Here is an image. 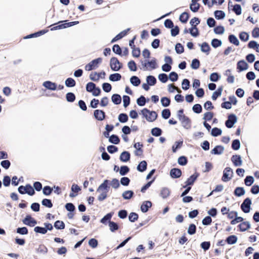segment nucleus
Returning <instances> with one entry per match:
<instances>
[{"mask_svg":"<svg viewBox=\"0 0 259 259\" xmlns=\"http://www.w3.org/2000/svg\"><path fill=\"white\" fill-rule=\"evenodd\" d=\"M142 113L146 119L150 122L154 121L157 116V114L155 111H150L146 108L142 110Z\"/></svg>","mask_w":259,"mask_h":259,"instance_id":"nucleus-1","label":"nucleus"},{"mask_svg":"<svg viewBox=\"0 0 259 259\" xmlns=\"http://www.w3.org/2000/svg\"><path fill=\"white\" fill-rule=\"evenodd\" d=\"M233 171L230 167H226L223 171V175L222 178V180L223 182H228L233 177Z\"/></svg>","mask_w":259,"mask_h":259,"instance_id":"nucleus-2","label":"nucleus"},{"mask_svg":"<svg viewBox=\"0 0 259 259\" xmlns=\"http://www.w3.org/2000/svg\"><path fill=\"white\" fill-rule=\"evenodd\" d=\"M110 65L111 69L115 71H118L122 67L121 64L115 57L111 58Z\"/></svg>","mask_w":259,"mask_h":259,"instance_id":"nucleus-3","label":"nucleus"},{"mask_svg":"<svg viewBox=\"0 0 259 259\" xmlns=\"http://www.w3.org/2000/svg\"><path fill=\"white\" fill-rule=\"evenodd\" d=\"M251 200L249 198L245 199L241 205V210L245 213H248L250 210Z\"/></svg>","mask_w":259,"mask_h":259,"instance_id":"nucleus-4","label":"nucleus"},{"mask_svg":"<svg viewBox=\"0 0 259 259\" xmlns=\"http://www.w3.org/2000/svg\"><path fill=\"white\" fill-rule=\"evenodd\" d=\"M237 117L235 114H232L229 115L228 119L226 121V126L228 128H231L237 122Z\"/></svg>","mask_w":259,"mask_h":259,"instance_id":"nucleus-5","label":"nucleus"},{"mask_svg":"<svg viewBox=\"0 0 259 259\" xmlns=\"http://www.w3.org/2000/svg\"><path fill=\"white\" fill-rule=\"evenodd\" d=\"M182 124V126L186 129H189L191 126V120L188 117L186 116H183L180 117L179 119Z\"/></svg>","mask_w":259,"mask_h":259,"instance_id":"nucleus-6","label":"nucleus"},{"mask_svg":"<svg viewBox=\"0 0 259 259\" xmlns=\"http://www.w3.org/2000/svg\"><path fill=\"white\" fill-rule=\"evenodd\" d=\"M22 222L24 224L30 227H33L37 224L36 221L29 215H26Z\"/></svg>","mask_w":259,"mask_h":259,"instance_id":"nucleus-7","label":"nucleus"},{"mask_svg":"<svg viewBox=\"0 0 259 259\" xmlns=\"http://www.w3.org/2000/svg\"><path fill=\"white\" fill-rule=\"evenodd\" d=\"M231 160L235 166H239L242 164V161L240 155H233L231 157Z\"/></svg>","mask_w":259,"mask_h":259,"instance_id":"nucleus-8","label":"nucleus"},{"mask_svg":"<svg viewBox=\"0 0 259 259\" xmlns=\"http://www.w3.org/2000/svg\"><path fill=\"white\" fill-rule=\"evenodd\" d=\"M94 116L98 120H103L105 117V112L101 110H96L94 111Z\"/></svg>","mask_w":259,"mask_h":259,"instance_id":"nucleus-9","label":"nucleus"},{"mask_svg":"<svg viewBox=\"0 0 259 259\" xmlns=\"http://www.w3.org/2000/svg\"><path fill=\"white\" fill-rule=\"evenodd\" d=\"M248 64L244 60H240L237 63V68L239 71H242L247 70L248 68Z\"/></svg>","mask_w":259,"mask_h":259,"instance_id":"nucleus-10","label":"nucleus"},{"mask_svg":"<svg viewBox=\"0 0 259 259\" xmlns=\"http://www.w3.org/2000/svg\"><path fill=\"white\" fill-rule=\"evenodd\" d=\"M238 227L240 231L244 232L250 229L251 227V225L249 222L245 221L242 222V223L238 225Z\"/></svg>","mask_w":259,"mask_h":259,"instance_id":"nucleus-11","label":"nucleus"},{"mask_svg":"<svg viewBox=\"0 0 259 259\" xmlns=\"http://www.w3.org/2000/svg\"><path fill=\"white\" fill-rule=\"evenodd\" d=\"M43 85L47 89L55 91L57 89V84L50 81H46L43 83Z\"/></svg>","mask_w":259,"mask_h":259,"instance_id":"nucleus-12","label":"nucleus"},{"mask_svg":"<svg viewBox=\"0 0 259 259\" xmlns=\"http://www.w3.org/2000/svg\"><path fill=\"white\" fill-rule=\"evenodd\" d=\"M181 175L182 171L179 168H174L170 170V175L172 178H178Z\"/></svg>","mask_w":259,"mask_h":259,"instance_id":"nucleus-13","label":"nucleus"},{"mask_svg":"<svg viewBox=\"0 0 259 259\" xmlns=\"http://www.w3.org/2000/svg\"><path fill=\"white\" fill-rule=\"evenodd\" d=\"M224 151V147L222 146H217L211 151V153L214 155L222 154Z\"/></svg>","mask_w":259,"mask_h":259,"instance_id":"nucleus-14","label":"nucleus"},{"mask_svg":"<svg viewBox=\"0 0 259 259\" xmlns=\"http://www.w3.org/2000/svg\"><path fill=\"white\" fill-rule=\"evenodd\" d=\"M131 154L127 151L122 152L120 156V160L122 162H126L130 159Z\"/></svg>","mask_w":259,"mask_h":259,"instance_id":"nucleus-15","label":"nucleus"},{"mask_svg":"<svg viewBox=\"0 0 259 259\" xmlns=\"http://www.w3.org/2000/svg\"><path fill=\"white\" fill-rule=\"evenodd\" d=\"M199 46H200L201 52L205 53L206 55L209 54L210 48L208 43L204 42L201 45H199Z\"/></svg>","mask_w":259,"mask_h":259,"instance_id":"nucleus-16","label":"nucleus"},{"mask_svg":"<svg viewBox=\"0 0 259 259\" xmlns=\"http://www.w3.org/2000/svg\"><path fill=\"white\" fill-rule=\"evenodd\" d=\"M152 206V203L149 201H144L141 206V210L143 212H146Z\"/></svg>","mask_w":259,"mask_h":259,"instance_id":"nucleus-17","label":"nucleus"},{"mask_svg":"<svg viewBox=\"0 0 259 259\" xmlns=\"http://www.w3.org/2000/svg\"><path fill=\"white\" fill-rule=\"evenodd\" d=\"M170 190L167 188H162L160 192V195L163 199L167 198L170 195Z\"/></svg>","mask_w":259,"mask_h":259,"instance_id":"nucleus-18","label":"nucleus"},{"mask_svg":"<svg viewBox=\"0 0 259 259\" xmlns=\"http://www.w3.org/2000/svg\"><path fill=\"white\" fill-rule=\"evenodd\" d=\"M200 8V5L196 2V0H192L190 6V10L193 12H197Z\"/></svg>","mask_w":259,"mask_h":259,"instance_id":"nucleus-19","label":"nucleus"},{"mask_svg":"<svg viewBox=\"0 0 259 259\" xmlns=\"http://www.w3.org/2000/svg\"><path fill=\"white\" fill-rule=\"evenodd\" d=\"M130 30V28H127L126 30H125L120 33H119L118 34H117L114 38L112 39L111 40V42H114L121 38H122L123 37H124L125 35H126L127 32Z\"/></svg>","mask_w":259,"mask_h":259,"instance_id":"nucleus-20","label":"nucleus"},{"mask_svg":"<svg viewBox=\"0 0 259 259\" xmlns=\"http://www.w3.org/2000/svg\"><path fill=\"white\" fill-rule=\"evenodd\" d=\"M223 88L222 87H219L218 90L213 93L211 98L212 100L215 101L217 100L218 97L222 95Z\"/></svg>","mask_w":259,"mask_h":259,"instance_id":"nucleus-21","label":"nucleus"},{"mask_svg":"<svg viewBox=\"0 0 259 259\" xmlns=\"http://www.w3.org/2000/svg\"><path fill=\"white\" fill-rule=\"evenodd\" d=\"M108 180H105L104 182L102 184H101L97 189V192H100L103 191H108Z\"/></svg>","mask_w":259,"mask_h":259,"instance_id":"nucleus-22","label":"nucleus"},{"mask_svg":"<svg viewBox=\"0 0 259 259\" xmlns=\"http://www.w3.org/2000/svg\"><path fill=\"white\" fill-rule=\"evenodd\" d=\"M147 162L146 161L143 160L141 161L137 166V170L140 172L144 171L147 168Z\"/></svg>","mask_w":259,"mask_h":259,"instance_id":"nucleus-23","label":"nucleus"},{"mask_svg":"<svg viewBox=\"0 0 259 259\" xmlns=\"http://www.w3.org/2000/svg\"><path fill=\"white\" fill-rule=\"evenodd\" d=\"M214 15L217 19H223L225 17V13L223 11L217 10L214 12Z\"/></svg>","mask_w":259,"mask_h":259,"instance_id":"nucleus-24","label":"nucleus"},{"mask_svg":"<svg viewBox=\"0 0 259 259\" xmlns=\"http://www.w3.org/2000/svg\"><path fill=\"white\" fill-rule=\"evenodd\" d=\"M111 100L113 103L116 105L120 104L121 102V97L118 94L113 95L111 97Z\"/></svg>","mask_w":259,"mask_h":259,"instance_id":"nucleus-25","label":"nucleus"},{"mask_svg":"<svg viewBox=\"0 0 259 259\" xmlns=\"http://www.w3.org/2000/svg\"><path fill=\"white\" fill-rule=\"evenodd\" d=\"M114 212H111L110 213H107L106 215H105L100 221V222L103 224H106L107 221H111L110 220L113 216Z\"/></svg>","mask_w":259,"mask_h":259,"instance_id":"nucleus-26","label":"nucleus"},{"mask_svg":"<svg viewBox=\"0 0 259 259\" xmlns=\"http://www.w3.org/2000/svg\"><path fill=\"white\" fill-rule=\"evenodd\" d=\"M146 81L147 84H148L149 85L152 86L156 84V79L154 76L152 75H149L146 78Z\"/></svg>","mask_w":259,"mask_h":259,"instance_id":"nucleus-27","label":"nucleus"},{"mask_svg":"<svg viewBox=\"0 0 259 259\" xmlns=\"http://www.w3.org/2000/svg\"><path fill=\"white\" fill-rule=\"evenodd\" d=\"M134 195L133 191L131 190H127L123 192L122 196L124 199L128 200L131 199Z\"/></svg>","mask_w":259,"mask_h":259,"instance_id":"nucleus-28","label":"nucleus"},{"mask_svg":"<svg viewBox=\"0 0 259 259\" xmlns=\"http://www.w3.org/2000/svg\"><path fill=\"white\" fill-rule=\"evenodd\" d=\"M245 193V190L243 187H237L234 191V194L238 197L244 195Z\"/></svg>","mask_w":259,"mask_h":259,"instance_id":"nucleus-29","label":"nucleus"},{"mask_svg":"<svg viewBox=\"0 0 259 259\" xmlns=\"http://www.w3.org/2000/svg\"><path fill=\"white\" fill-rule=\"evenodd\" d=\"M237 237L235 235L229 236L226 239V242L229 244H234L236 243Z\"/></svg>","mask_w":259,"mask_h":259,"instance_id":"nucleus-30","label":"nucleus"},{"mask_svg":"<svg viewBox=\"0 0 259 259\" xmlns=\"http://www.w3.org/2000/svg\"><path fill=\"white\" fill-rule=\"evenodd\" d=\"M131 83L134 86H138L140 83V79L136 76H133L130 79Z\"/></svg>","mask_w":259,"mask_h":259,"instance_id":"nucleus-31","label":"nucleus"},{"mask_svg":"<svg viewBox=\"0 0 259 259\" xmlns=\"http://www.w3.org/2000/svg\"><path fill=\"white\" fill-rule=\"evenodd\" d=\"M109 227L110 230L113 232L118 229V226L117 223L112 222V221H109Z\"/></svg>","mask_w":259,"mask_h":259,"instance_id":"nucleus-32","label":"nucleus"},{"mask_svg":"<svg viewBox=\"0 0 259 259\" xmlns=\"http://www.w3.org/2000/svg\"><path fill=\"white\" fill-rule=\"evenodd\" d=\"M109 141L111 143L114 144H118L120 142V140L117 136L112 135L110 137L109 139Z\"/></svg>","mask_w":259,"mask_h":259,"instance_id":"nucleus-33","label":"nucleus"},{"mask_svg":"<svg viewBox=\"0 0 259 259\" xmlns=\"http://www.w3.org/2000/svg\"><path fill=\"white\" fill-rule=\"evenodd\" d=\"M229 40L231 43H232L236 46H238L239 45V41L238 39L233 34H231L229 36Z\"/></svg>","mask_w":259,"mask_h":259,"instance_id":"nucleus-34","label":"nucleus"},{"mask_svg":"<svg viewBox=\"0 0 259 259\" xmlns=\"http://www.w3.org/2000/svg\"><path fill=\"white\" fill-rule=\"evenodd\" d=\"M121 78V76L119 73L112 74L109 76L110 80L112 81H116L119 80Z\"/></svg>","mask_w":259,"mask_h":259,"instance_id":"nucleus-35","label":"nucleus"},{"mask_svg":"<svg viewBox=\"0 0 259 259\" xmlns=\"http://www.w3.org/2000/svg\"><path fill=\"white\" fill-rule=\"evenodd\" d=\"M198 177L197 175H193L189 178L186 182V185H192Z\"/></svg>","mask_w":259,"mask_h":259,"instance_id":"nucleus-36","label":"nucleus"},{"mask_svg":"<svg viewBox=\"0 0 259 259\" xmlns=\"http://www.w3.org/2000/svg\"><path fill=\"white\" fill-rule=\"evenodd\" d=\"M156 62L155 59H153L150 61H147L145 63L144 66L146 67L148 65L152 69H155L156 68Z\"/></svg>","mask_w":259,"mask_h":259,"instance_id":"nucleus-37","label":"nucleus"},{"mask_svg":"<svg viewBox=\"0 0 259 259\" xmlns=\"http://www.w3.org/2000/svg\"><path fill=\"white\" fill-rule=\"evenodd\" d=\"M189 14L187 12L183 13L180 16V20L183 23H186L189 19Z\"/></svg>","mask_w":259,"mask_h":259,"instance_id":"nucleus-38","label":"nucleus"},{"mask_svg":"<svg viewBox=\"0 0 259 259\" xmlns=\"http://www.w3.org/2000/svg\"><path fill=\"white\" fill-rule=\"evenodd\" d=\"M25 189V193H27L30 196H32L34 194V190L30 184L26 185Z\"/></svg>","mask_w":259,"mask_h":259,"instance_id":"nucleus-39","label":"nucleus"},{"mask_svg":"<svg viewBox=\"0 0 259 259\" xmlns=\"http://www.w3.org/2000/svg\"><path fill=\"white\" fill-rule=\"evenodd\" d=\"M34 231L37 233H40L41 234H45L47 233V229L45 227H41L39 226L35 227L34 228Z\"/></svg>","mask_w":259,"mask_h":259,"instance_id":"nucleus-40","label":"nucleus"},{"mask_svg":"<svg viewBox=\"0 0 259 259\" xmlns=\"http://www.w3.org/2000/svg\"><path fill=\"white\" fill-rule=\"evenodd\" d=\"M67 87H73L75 85V81L72 78H68L65 81Z\"/></svg>","mask_w":259,"mask_h":259,"instance_id":"nucleus-41","label":"nucleus"},{"mask_svg":"<svg viewBox=\"0 0 259 259\" xmlns=\"http://www.w3.org/2000/svg\"><path fill=\"white\" fill-rule=\"evenodd\" d=\"M183 141L176 142L172 147V152L175 153L178 149L180 148L183 145Z\"/></svg>","mask_w":259,"mask_h":259,"instance_id":"nucleus-42","label":"nucleus"},{"mask_svg":"<svg viewBox=\"0 0 259 259\" xmlns=\"http://www.w3.org/2000/svg\"><path fill=\"white\" fill-rule=\"evenodd\" d=\"M254 182V179L252 176H247L244 180L245 184L247 186H251Z\"/></svg>","mask_w":259,"mask_h":259,"instance_id":"nucleus-43","label":"nucleus"},{"mask_svg":"<svg viewBox=\"0 0 259 259\" xmlns=\"http://www.w3.org/2000/svg\"><path fill=\"white\" fill-rule=\"evenodd\" d=\"M222 42L221 40H219L217 38H214L211 40V46L214 48H216L218 47H220L222 45Z\"/></svg>","mask_w":259,"mask_h":259,"instance_id":"nucleus-44","label":"nucleus"},{"mask_svg":"<svg viewBox=\"0 0 259 259\" xmlns=\"http://www.w3.org/2000/svg\"><path fill=\"white\" fill-rule=\"evenodd\" d=\"M200 66V62L197 59H194L192 60L191 64V67L193 69H197Z\"/></svg>","mask_w":259,"mask_h":259,"instance_id":"nucleus-45","label":"nucleus"},{"mask_svg":"<svg viewBox=\"0 0 259 259\" xmlns=\"http://www.w3.org/2000/svg\"><path fill=\"white\" fill-rule=\"evenodd\" d=\"M162 131L158 127H155L152 129L151 134L153 136L158 137L161 135Z\"/></svg>","mask_w":259,"mask_h":259,"instance_id":"nucleus-46","label":"nucleus"},{"mask_svg":"<svg viewBox=\"0 0 259 259\" xmlns=\"http://www.w3.org/2000/svg\"><path fill=\"white\" fill-rule=\"evenodd\" d=\"M54 227L57 229H63L65 228L64 223L61 221H57L54 224Z\"/></svg>","mask_w":259,"mask_h":259,"instance_id":"nucleus-47","label":"nucleus"},{"mask_svg":"<svg viewBox=\"0 0 259 259\" xmlns=\"http://www.w3.org/2000/svg\"><path fill=\"white\" fill-rule=\"evenodd\" d=\"M127 66L131 71H136L137 69L136 64L134 61H130Z\"/></svg>","mask_w":259,"mask_h":259,"instance_id":"nucleus-48","label":"nucleus"},{"mask_svg":"<svg viewBox=\"0 0 259 259\" xmlns=\"http://www.w3.org/2000/svg\"><path fill=\"white\" fill-rule=\"evenodd\" d=\"M240 147V143L239 140H234L232 142V148L235 150H238Z\"/></svg>","mask_w":259,"mask_h":259,"instance_id":"nucleus-49","label":"nucleus"},{"mask_svg":"<svg viewBox=\"0 0 259 259\" xmlns=\"http://www.w3.org/2000/svg\"><path fill=\"white\" fill-rule=\"evenodd\" d=\"M102 59L101 58H98L96 59L93 60L90 64H91L93 66L94 69L97 68L98 67V65L102 62Z\"/></svg>","mask_w":259,"mask_h":259,"instance_id":"nucleus-50","label":"nucleus"},{"mask_svg":"<svg viewBox=\"0 0 259 259\" xmlns=\"http://www.w3.org/2000/svg\"><path fill=\"white\" fill-rule=\"evenodd\" d=\"M96 84L92 82H89L86 85V90L89 92H92L96 88Z\"/></svg>","mask_w":259,"mask_h":259,"instance_id":"nucleus-51","label":"nucleus"},{"mask_svg":"<svg viewBox=\"0 0 259 259\" xmlns=\"http://www.w3.org/2000/svg\"><path fill=\"white\" fill-rule=\"evenodd\" d=\"M118 120L120 122L124 123L128 120V116L125 113H121L118 116Z\"/></svg>","mask_w":259,"mask_h":259,"instance_id":"nucleus-52","label":"nucleus"},{"mask_svg":"<svg viewBox=\"0 0 259 259\" xmlns=\"http://www.w3.org/2000/svg\"><path fill=\"white\" fill-rule=\"evenodd\" d=\"M130 171L128 166L124 165L121 166L119 170V174L121 176L125 175Z\"/></svg>","mask_w":259,"mask_h":259,"instance_id":"nucleus-53","label":"nucleus"},{"mask_svg":"<svg viewBox=\"0 0 259 259\" xmlns=\"http://www.w3.org/2000/svg\"><path fill=\"white\" fill-rule=\"evenodd\" d=\"M189 32L190 34L194 37H196L199 35L198 30L196 27V25H194V27H192L191 29H190Z\"/></svg>","mask_w":259,"mask_h":259,"instance_id":"nucleus-54","label":"nucleus"},{"mask_svg":"<svg viewBox=\"0 0 259 259\" xmlns=\"http://www.w3.org/2000/svg\"><path fill=\"white\" fill-rule=\"evenodd\" d=\"M161 103L163 106L167 107L170 104V100L167 97H162L161 99Z\"/></svg>","mask_w":259,"mask_h":259,"instance_id":"nucleus-55","label":"nucleus"},{"mask_svg":"<svg viewBox=\"0 0 259 259\" xmlns=\"http://www.w3.org/2000/svg\"><path fill=\"white\" fill-rule=\"evenodd\" d=\"M222 130L218 127H214L211 130V134L214 137H217L221 135L222 134Z\"/></svg>","mask_w":259,"mask_h":259,"instance_id":"nucleus-56","label":"nucleus"},{"mask_svg":"<svg viewBox=\"0 0 259 259\" xmlns=\"http://www.w3.org/2000/svg\"><path fill=\"white\" fill-rule=\"evenodd\" d=\"M225 28L223 26H219L214 28V32L217 34H222L224 33Z\"/></svg>","mask_w":259,"mask_h":259,"instance_id":"nucleus-57","label":"nucleus"},{"mask_svg":"<svg viewBox=\"0 0 259 259\" xmlns=\"http://www.w3.org/2000/svg\"><path fill=\"white\" fill-rule=\"evenodd\" d=\"M42 204L46 207H47L48 208H51L53 206V204L51 202V200L50 199H44L42 200Z\"/></svg>","mask_w":259,"mask_h":259,"instance_id":"nucleus-58","label":"nucleus"},{"mask_svg":"<svg viewBox=\"0 0 259 259\" xmlns=\"http://www.w3.org/2000/svg\"><path fill=\"white\" fill-rule=\"evenodd\" d=\"M196 227L194 224H191L188 229V233L190 235H193L196 233Z\"/></svg>","mask_w":259,"mask_h":259,"instance_id":"nucleus-59","label":"nucleus"},{"mask_svg":"<svg viewBox=\"0 0 259 259\" xmlns=\"http://www.w3.org/2000/svg\"><path fill=\"white\" fill-rule=\"evenodd\" d=\"M187 159L185 156H180L178 160V162L180 165H185L187 163Z\"/></svg>","mask_w":259,"mask_h":259,"instance_id":"nucleus-60","label":"nucleus"},{"mask_svg":"<svg viewBox=\"0 0 259 259\" xmlns=\"http://www.w3.org/2000/svg\"><path fill=\"white\" fill-rule=\"evenodd\" d=\"M90 79L94 81H98L100 78V74L97 72H93L90 75Z\"/></svg>","mask_w":259,"mask_h":259,"instance_id":"nucleus-61","label":"nucleus"},{"mask_svg":"<svg viewBox=\"0 0 259 259\" xmlns=\"http://www.w3.org/2000/svg\"><path fill=\"white\" fill-rule=\"evenodd\" d=\"M66 100L68 102H72L75 99V96L72 93H68L66 96Z\"/></svg>","mask_w":259,"mask_h":259,"instance_id":"nucleus-62","label":"nucleus"},{"mask_svg":"<svg viewBox=\"0 0 259 259\" xmlns=\"http://www.w3.org/2000/svg\"><path fill=\"white\" fill-rule=\"evenodd\" d=\"M175 50H176L177 53L179 54L183 53L184 51V47L180 43H178L176 44V47H175Z\"/></svg>","mask_w":259,"mask_h":259,"instance_id":"nucleus-63","label":"nucleus"},{"mask_svg":"<svg viewBox=\"0 0 259 259\" xmlns=\"http://www.w3.org/2000/svg\"><path fill=\"white\" fill-rule=\"evenodd\" d=\"M192 110L195 113L198 114L202 112V107L200 104H196L193 106Z\"/></svg>","mask_w":259,"mask_h":259,"instance_id":"nucleus-64","label":"nucleus"}]
</instances>
